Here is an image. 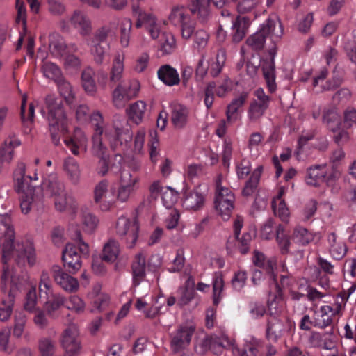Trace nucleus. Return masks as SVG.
Returning <instances> with one entry per match:
<instances>
[{
    "mask_svg": "<svg viewBox=\"0 0 356 356\" xmlns=\"http://www.w3.org/2000/svg\"><path fill=\"white\" fill-rule=\"evenodd\" d=\"M43 198L44 197H53L65 191L63 181L59 179L56 174H51L45 178L41 186Z\"/></svg>",
    "mask_w": 356,
    "mask_h": 356,
    "instance_id": "a211bd4d",
    "label": "nucleus"
},
{
    "mask_svg": "<svg viewBox=\"0 0 356 356\" xmlns=\"http://www.w3.org/2000/svg\"><path fill=\"white\" fill-rule=\"evenodd\" d=\"M261 346V343L259 339L251 338L242 349L233 346L232 353L234 356H258Z\"/></svg>",
    "mask_w": 356,
    "mask_h": 356,
    "instance_id": "4c0bfd02",
    "label": "nucleus"
},
{
    "mask_svg": "<svg viewBox=\"0 0 356 356\" xmlns=\"http://www.w3.org/2000/svg\"><path fill=\"white\" fill-rule=\"evenodd\" d=\"M79 329L75 323H70L63 330L60 343L65 350V356H76L80 350L81 346L79 340Z\"/></svg>",
    "mask_w": 356,
    "mask_h": 356,
    "instance_id": "9d476101",
    "label": "nucleus"
},
{
    "mask_svg": "<svg viewBox=\"0 0 356 356\" xmlns=\"http://www.w3.org/2000/svg\"><path fill=\"white\" fill-rule=\"evenodd\" d=\"M47 110V121L51 138L55 144L59 142L61 133L68 130L69 120L63 110L60 101L54 95H49L45 99Z\"/></svg>",
    "mask_w": 356,
    "mask_h": 356,
    "instance_id": "f03ea898",
    "label": "nucleus"
},
{
    "mask_svg": "<svg viewBox=\"0 0 356 356\" xmlns=\"http://www.w3.org/2000/svg\"><path fill=\"white\" fill-rule=\"evenodd\" d=\"M165 300L162 297H156L151 302H147L144 297H141L136 299L135 307L146 318H153L162 312Z\"/></svg>",
    "mask_w": 356,
    "mask_h": 356,
    "instance_id": "2eb2a0df",
    "label": "nucleus"
},
{
    "mask_svg": "<svg viewBox=\"0 0 356 356\" xmlns=\"http://www.w3.org/2000/svg\"><path fill=\"white\" fill-rule=\"evenodd\" d=\"M21 140L15 134L9 135L0 148V157L2 161L10 162L15 156V149L19 147Z\"/></svg>",
    "mask_w": 356,
    "mask_h": 356,
    "instance_id": "7c9ffc66",
    "label": "nucleus"
},
{
    "mask_svg": "<svg viewBox=\"0 0 356 356\" xmlns=\"http://www.w3.org/2000/svg\"><path fill=\"white\" fill-rule=\"evenodd\" d=\"M69 22L81 35H88L92 31V22L88 15L82 10H74L70 15Z\"/></svg>",
    "mask_w": 356,
    "mask_h": 356,
    "instance_id": "f3484780",
    "label": "nucleus"
},
{
    "mask_svg": "<svg viewBox=\"0 0 356 356\" xmlns=\"http://www.w3.org/2000/svg\"><path fill=\"white\" fill-rule=\"evenodd\" d=\"M66 298L60 293L52 294L44 305V307L49 316H53L55 312L63 305H65Z\"/></svg>",
    "mask_w": 356,
    "mask_h": 356,
    "instance_id": "a18cd8bd",
    "label": "nucleus"
},
{
    "mask_svg": "<svg viewBox=\"0 0 356 356\" xmlns=\"http://www.w3.org/2000/svg\"><path fill=\"white\" fill-rule=\"evenodd\" d=\"M331 305H323L313 315L314 327L324 329L332 325L335 316L332 312Z\"/></svg>",
    "mask_w": 356,
    "mask_h": 356,
    "instance_id": "bb28decb",
    "label": "nucleus"
},
{
    "mask_svg": "<svg viewBox=\"0 0 356 356\" xmlns=\"http://www.w3.org/2000/svg\"><path fill=\"white\" fill-rule=\"evenodd\" d=\"M211 3L215 5V0H187V6L191 13L202 22L210 16Z\"/></svg>",
    "mask_w": 356,
    "mask_h": 356,
    "instance_id": "6ab92c4d",
    "label": "nucleus"
},
{
    "mask_svg": "<svg viewBox=\"0 0 356 356\" xmlns=\"http://www.w3.org/2000/svg\"><path fill=\"white\" fill-rule=\"evenodd\" d=\"M235 197L228 187L222 184V177L218 175L216 180L214 207L222 218L227 220L234 208Z\"/></svg>",
    "mask_w": 356,
    "mask_h": 356,
    "instance_id": "423d86ee",
    "label": "nucleus"
},
{
    "mask_svg": "<svg viewBox=\"0 0 356 356\" xmlns=\"http://www.w3.org/2000/svg\"><path fill=\"white\" fill-rule=\"evenodd\" d=\"M125 55L124 53L115 54L109 72V81L115 83L121 81L124 70Z\"/></svg>",
    "mask_w": 356,
    "mask_h": 356,
    "instance_id": "473e14b6",
    "label": "nucleus"
},
{
    "mask_svg": "<svg viewBox=\"0 0 356 356\" xmlns=\"http://www.w3.org/2000/svg\"><path fill=\"white\" fill-rule=\"evenodd\" d=\"M171 121L175 129H181L185 127L188 122L189 110L178 102L170 104Z\"/></svg>",
    "mask_w": 356,
    "mask_h": 356,
    "instance_id": "b1692460",
    "label": "nucleus"
},
{
    "mask_svg": "<svg viewBox=\"0 0 356 356\" xmlns=\"http://www.w3.org/2000/svg\"><path fill=\"white\" fill-rule=\"evenodd\" d=\"M67 45L64 38L58 33H54L49 35V51L54 58H60L66 54Z\"/></svg>",
    "mask_w": 356,
    "mask_h": 356,
    "instance_id": "2f4dec72",
    "label": "nucleus"
},
{
    "mask_svg": "<svg viewBox=\"0 0 356 356\" xmlns=\"http://www.w3.org/2000/svg\"><path fill=\"white\" fill-rule=\"evenodd\" d=\"M326 172V165H315L307 170L305 181L307 185L316 186L323 181Z\"/></svg>",
    "mask_w": 356,
    "mask_h": 356,
    "instance_id": "a19ab883",
    "label": "nucleus"
},
{
    "mask_svg": "<svg viewBox=\"0 0 356 356\" xmlns=\"http://www.w3.org/2000/svg\"><path fill=\"white\" fill-rule=\"evenodd\" d=\"M119 243L114 239H109L103 248L102 259L107 262H114L120 254Z\"/></svg>",
    "mask_w": 356,
    "mask_h": 356,
    "instance_id": "c03bdc74",
    "label": "nucleus"
},
{
    "mask_svg": "<svg viewBox=\"0 0 356 356\" xmlns=\"http://www.w3.org/2000/svg\"><path fill=\"white\" fill-rule=\"evenodd\" d=\"M19 193L21 211L27 214L33 211H40L44 207V198L42 189L32 185L23 189H17Z\"/></svg>",
    "mask_w": 356,
    "mask_h": 356,
    "instance_id": "6e6552de",
    "label": "nucleus"
},
{
    "mask_svg": "<svg viewBox=\"0 0 356 356\" xmlns=\"http://www.w3.org/2000/svg\"><path fill=\"white\" fill-rule=\"evenodd\" d=\"M146 259L143 253L137 254L131 265L133 285L136 287L142 283L146 276Z\"/></svg>",
    "mask_w": 356,
    "mask_h": 356,
    "instance_id": "c756f323",
    "label": "nucleus"
},
{
    "mask_svg": "<svg viewBox=\"0 0 356 356\" xmlns=\"http://www.w3.org/2000/svg\"><path fill=\"white\" fill-rule=\"evenodd\" d=\"M63 168L68 179L73 184H77L80 180L81 170L78 162L72 157L64 161Z\"/></svg>",
    "mask_w": 356,
    "mask_h": 356,
    "instance_id": "79ce46f5",
    "label": "nucleus"
},
{
    "mask_svg": "<svg viewBox=\"0 0 356 356\" xmlns=\"http://www.w3.org/2000/svg\"><path fill=\"white\" fill-rule=\"evenodd\" d=\"M37 301L36 285L33 284L31 285V289L26 296L25 302L24 304V309L29 312H33L37 309Z\"/></svg>",
    "mask_w": 356,
    "mask_h": 356,
    "instance_id": "0e129e2a",
    "label": "nucleus"
},
{
    "mask_svg": "<svg viewBox=\"0 0 356 356\" xmlns=\"http://www.w3.org/2000/svg\"><path fill=\"white\" fill-rule=\"evenodd\" d=\"M65 307L76 314H82L85 311L86 304L79 296L73 295L66 300Z\"/></svg>",
    "mask_w": 356,
    "mask_h": 356,
    "instance_id": "bf43d9fd",
    "label": "nucleus"
},
{
    "mask_svg": "<svg viewBox=\"0 0 356 356\" xmlns=\"http://www.w3.org/2000/svg\"><path fill=\"white\" fill-rule=\"evenodd\" d=\"M236 172L238 179H245L251 171V164L248 159H242L235 162Z\"/></svg>",
    "mask_w": 356,
    "mask_h": 356,
    "instance_id": "338daca9",
    "label": "nucleus"
},
{
    "mask_svg": "<svg viewBox=\"0 0 356 356\" xmlns=\"http://www.w3.org/2000/svg\"><path fill=\"white\" fill-rule=\"evenodd\" d=\"M54 278L58 285L68 293H74L78 291L79 284L78 280L65 273L59 267L53 269Z\"/></svg>",
    "mask_w": 356,
    "mask_h": 356,
    "instance_id": "aec40b11",
    "label": "nucleus"
},
{
    "mask_svg": "<svg viewBox=\"0 0 356 356\" xmlns=\"http://www.w3.org/2000/svg\"><path fill=\"white\" fill-rule=\"evenodd\" d=\"M207 186L200 184L192 190H186L182 197V205L188 210H198L205 202Z\"/></svg>",
    "mask_w": 356,
    "mask_h": 356,
    "instance_id": "9b49d317",
    "label": "nucleus"
},
{
    "mask_svg": "<svg viewBox=\"0 0 356 356\" xmlns=\"http://www.w3.org/2000/svg\"><path fill=\"white\" fill-rule=\"evenodd\" d=\"M207 341L209 349L216 355L221 354L225 348H233L234 346L232 341L225 334H221L220 336L211 335Z\"/></svg>",
    "mask_w": 356,
    "mask_h": 356,
    "instance_id": "72a5a7b5",
    "label": "nucleus"
},
{
    "mask_svg": "<svg viewBox=\"0 0 356 356\" xmlns=\"http://www.w3.org/2000/svg\"><path fill=\"white\" fill-rule=\"evenodd\" d=\"M268 104L264 102H252L248 111V117L251 122L258 121L264 114Z\"/></svg>",
    "mask_w": 356,
    "mask_h": 356,
    "instance_id": "3c124183",
    "label": "nucleus"
},
{
    "mask_svg": "<svg viewBox=\"0 0 356 356\" xmlns=\"http://www.w3.org/2000/svg\"><path fill=\"white\" fill-rule=\"evenodd\" d=\"M286 188L285 186H280L277 194L272 200V207L276 216L283 222H288L289 220L290 212L284 200L282 199L285 194Z\"/></svg>",
    "mask_w": 356,
    "mask_h": 356,
    "instance_id": "393cba45",
    "label": "nucleus"
},
{
    "mask_svg": "<svg viewBox=\"0 0 356 356\" xmlns=\"http://www.w3.org/2000/svg\"><path fill=\"white\" fill-rule=\"evenodd\" d=\"M94 133L92 136V152L100 158L99 174L105 175L109 167L106 161V147L102 141V135L109 142L110 147L115 151L127 152L131 147L132 134L128 127L127 120L124 118L117 116L113 124H106L103 115L95 112L91 117Z\"/></svg>",
    "mask_w": 356,
    "mask_h": 356,
    "instance_id": "f257e3e1",
    "label": "nucleus"
},
{
    "mask_svg": "<svg viewBox=\"0 0 356 356\" xmlns=\"http://www.w3.org/2000/svg\"><path fill=\"white\" fill-rule=\"evenodd\" d=\"M13 177L17 189L26 188L31 186V176L26 175V165L24 163H19L14 171Z\"/></svg>",
    "mask_w": 356,
    "mask_h": 356,
    "instance_id": "ea45409f",
    "label": "nucleus"
},
{
    "mask_svg": "<svg viewBox=\"0 0 356 356\" xmlns=\"http://www.w3.org/2000/svg\"><path fill=\"white\" fill-rule=\"evenodd\" d=\"M157 75L159 80L169 86H176L180 81L177 70L169 65L160 67L157 71Z\"/></svg>",
    "mask_w": 356,
    "mask_h": 356,
    "instance_id": "f704fd0d",
    "label": "nucleus"
},
{
    "mask_svg": "<svg viewBox=\"0 0 356 356\" xmlns=\"http://www.w3.org/2000/svg\"><path fill=\"white\" fill-rule=\"evenodd\" d=\"M86 42L90 47V51L95 62L97 64H102L106 52L105 47L102 45V43L94 42L90 40H87Z\"/></svg>",
    "mask_w": 356,
    "mask_h": 356,
    "instance_id": "4d7b16f0",
    "label": "nucleus"
},
{
    "mask_svg": "<svg viewBox=\"0 0 356 356\" xmlns=\"http://www.w3.org/2000/svg\"><path fill=\"white\" fill-rule=\"evenodd\" d=\"M42 71L45 77L52 79L56 83L63 79L60 67L54 63L44 62L42 66Z\"/></svg>",
    "mask_w": 356,
    "mask_h": 356,
    "instance_id": "603ef678",
    "label": "nucleus"
},
{
    "mask_svg": "<svg viewBox=\"0 0 356 356\" xmlns=\"http://www.w3.org/2000/svg\"><path fill=\"white\" fill-rule=\"evenodd\" d=\"M225 60V51L220 49L218 51L216 57L209 61V72L213 77L217 76L220 73Z\"/></svg>",
    "mask_w": 356,
    "mask_h": 356,
    "instance_id": "8fccbe9b",
    "label": "nucleus"
},
{
    "mask_svg": "<svg viewBox=\"0 0 356 356\" xmlns=\"http://www.w3.org/2000/svg\"><path fill=\"white\" fill-rule=\"evenodd\" d=\"M64 143L74 155L79 154L80 149L87 150L88 138L85 133L79 128H76L72 137L65 138Z\"/></svg>",
    "mask_w": 356,
    "mask_h": 356,
    "instance_id": "5701e85b",
    "label": "nucleus"
},
{
    "mask_svg": "<svg viewBox=\"0 0 356 356\" xmlns=\"http://www.w3.org/2000/svg\"><path fill=\"white\" fill-rule=\"evenodd\" d=\"M94 76L95 72L90 67L86 68L81 74V86L84 91L90 96H94L97 90Z\"/></svg>",
    "mask_w": 356,
    "mask_h": 356,
    "instance_id": "58836bf2",
    "label": "nucleus"
},
{
    "mask_svg": "<svg viewBox=\"0 0 356 356\" xmlns=\"http://www.w3.org/2000/svg\"><path fill=\"white\" fill-rule=\"evenodd\" d=\"M168 19L175 26H180V32L183 39H191L194 33L195 23L184 6H174L168 16Z\"/></svg>",
    "mask_w": 356,
    "mask_h": 356,
    "instance_id": "1a4fd4ad",
    "label": "nucleus"
},
{
    "mask_svg": "<svg viewBox=\"0 0 356 356\" xmlns=\"http://www.w3.org/2000/svg\"><path fill=\"white\" fill-rule=\"evenodd\" d=\"M55 348V342L49 338L42 339L39 342V350L42 356H52Z\"/></svg>",
    "mask_w": 356,
    "mask_h": 356,
    "instance_id": "774afa93",
    "label": "nucleus"
},
{
    "mask_svg": "<svg viewBox=\"0 0 356 356\" xmlns=\"http://www.w3.org/2000/svg\"><path fill=\"white\" fill-rule=\"evenodd\" d=\"M58 88L60 95L69 104L73 103L74 99V92L71 84L62 79L57 82Z\"/></svg>",
    "mask_w": 356,
    "mask_h": 356,
    "instance_id": "6e6d98bb",
    "label": "nucleus"
},
{
    "mask_svg": "<svg viewBox=\"0 0 356 356\" xmlns=\"http://www.w3.org/2000/svg\"><path fill=\"white\" fill-rule=\"evenodd\" d=\"M194 328L191 325H181L171 334L170 346L173 352L178 353L189 344Z\"/></svg>",
    "mask_w": 356,
    "mask_h": 356,
    "instance_id": "dca6fc26",
    "label": "nucleus"
},
{
    "mask_svg": "<svg viewBox=\"0 0 356 356\" xmlns=\"http://www.w3.org/2000/svg\"><path fill=\"white\" fill-rule=\"evenodd\" d=\"M292 238L295 243L306 245L313 241L314 236L307 229L298 226L294 229Z\"/></svg>",
    "mask_w": 356,
    "mask_h": 356,
    "instance_id": "864d4df0",
    "label": "nucleus"
},
{
    "mask_svg": "<svg viewBox=\"0 0 356 356\" xmlns=\"http://www.w3.org/2000/svg\"><path fill=\"white\" fill-rule=\"evenodd\" d=\"M323 122L330 129L339 124V115L334 107L326 108L323 111Z\"/></svg>",
    "mask_w": 356,
    "mask_h": 356,
    "instance_id": "052dcab7",
    "label": "nucleus"
},
{
    "mask_svg": "<svg viewBox=\"0 0 356 356\" xmlns=\"http://www.w3.org/2000/svg\"><path fill=\"white\" fill-rule=\"evenodd\" d=\"M161 195L163 204L167 209L171 208L178 200V193L168 186H165V188L162 189Z\"/></svg>",
    "mask_w": 356,
    "mask_h": 356,
    "instance_id": "e2e57ef3",
    "label": "nucleus"
},
{
    "mask_svg": "<svg viewBox=\"0 0 356 356\" xmlns=\"http://www.w3.org/2000/svg\"><path fill=\"white\" fill-rule=\"evenodd\" d=\"M78 220L80 222L81 229L87 234H92L97 229L99 225V218L88 207L81 206L72 220Z\"/></svg>",
    "mask_w": 356,
    "mask_h": 356,
    "instance_id": "ddd939ff",
    "label": "nucleus"
},
{
    "mask_svg": "<svg viewBox=\"0 0 356 356\" xmlns=\"http://www.w3.org/2000/svg\"><path fill=\"white\" fill-rule=\"evenodd\" d=\"M146 111V104L143 101H137L127 109V114L131 120L135 124H140Z\"/></svg>",
    "mask_w": 356,
    "mask_h": 356,
    "instance_id": "49530a36",
    "label": "nucleus"
},
{
    "mask_svg": "<svg viewBox=\"0 0 356 356\" xmlns=\"http://www.w3.org/2000/svg\"><path fill=\"white\" fill-rule=\"evenodd\" d=\"M276 240L282 253H286L289 250L290 241L289 236L285 234L282 226L279 225L276 230Z\"/></svg>",
    "mask_w": 356,
    "mask_h": 356,
    "instance_id": "69168bd1",
    "label": "nucleus"
},
{
    "mask_svg": "<svg viewBox=\"0 0 356 356\" xmlns=\"http://www.w3.org/2000/svg\"><path fill=\"white\" fill-rule=\"evenodd\" d=\"M213 302L218 305L224 297L225 283L222 274L220 272L215 273L212 279Z\"/></svg>",
    "mask_w": 356,
    "mask_h": 356,
    "instance_id": "37998d69",
    "label": "nucleus"
},
{
    "mask_svg": "<svg viewBox=\"0 0 356 356\" xmlns=\"http://www.w3.org/2000/svg\"><path fill=\"white\" fill-rule=\"evenodd\" d=\"M63 260L65 266L68 270L74 273L81 266L80 255L76 252V248L72 243L66 245L65 250L63 251Z\"/></svg>",
    "mask_w": 356,
    "mask_h": 356,
    "instance_id": "c85d7f7f",
    "label": "nucleus"
},
{
    "mask_svg": "<svg viewBox=\"0 0 356 356\" xmlns=\"http://www.w3.org/2000/svg\"><path fill=\"white\" fill-rule=\"evenodd\" d=\"M132 14L136 18V28L143 27L152 40H159L160 36L166 31L165 21L159 19L154 15L143 11L139 5L132 6Z\"/></svg>",
    "mask_w": 356,
    "mask_h": 356,
    "instance_id": "39448f33",
    "label": "nucleus"
},
{
    "mask_svg": "<svg viewBox=\"0 0 356 356\" xmlns=\"http://www.w3.org/2000/svg\"><path fill=\"white\" fill-rule=\"evenodd\" d=\"M248 95L245 92L241 93L235 97L228 104L226 111L227 122L229 124L236 122L241 118V108L247 100Z\"/></svg>",
    "mask_w": 356,
    "mask_h": 356,
    "instance_id": "a878e982",
    "label": "nucleus"
},
{
    "mask_svg": "<svg viewBox=\"0 0 356 356\" xmlns=\"http://www.w3.org/2000/svg\"><path fill=\"white\" fill-rule=\"evenodd\" d=\"M116 234L128 248L135 246L138 237L139 225L136 218L121 216L115 225Z\"/></svg>",
    "mask_w": 356,
    "mask_h": 356,
    "instance_id": "0eeeda50",
    "label": "nucleus"
},
{
    "mask_svg": "<svg viewBox=\"0 0 356 356\" xmlns=\"http://www.w3.org/2000/svg\"><path fill=\"white\" fill-rule=\"evenodd\" d=\"M158 41V54L164 56L171 54L176 48L175 36L170 32L165 31L160 36Z\"/></svg>",
    "mask_w": 356,
    "mask_h": 356,
    "instance_id": "c9c22d12",
    "label": "nucleus"
},
{
    "mask_svg": "<svg viewBox=\"0 0 356 356\" xmlns=\"http://www.w3.org/2000/svg\"><path fill=\"white\" fill-rule=\"evenodd\" d=\"M27 101L26 94L22 95V104H21V120L23 124H29L33 122L35 115V105H38V101H35L34 103H31L29 106V108L26 113V106Z\"/></svg>",
    "mask_w": 356,
    "mask_h": 356,
    "instance_id": "09e8293b",
    "label": "nucleus"
},
{
    "mask_svg": "<svg viewBox=\"0 0 356 356\" xmlns=\"http://www.w3.org/2000/svg\"><path fill=\"white\" fill-rule=\"evenodd\" d=\"M282 34V25L280 19L273 16L268 18L255 33L247 39L246 44L253 49H261L267 37H270L272 41L275 42L280 39Z\"/></svg>",
    "mask_w": 356,
    "mask_h": 356,
    "instance_id": "20e7f679",
    "label": "nucleus"
},
{
    "mask_svg": "<svg viewBox=\"0 0 356 356\" xmlns=\"http://www.w3.org/2000/svg\"><path fill=\"white\" fill-rule=\"evenodd\" d=\"M193 35H194L193 47L198 51H202L207 46L209 35L203 29L194 31Z\"/></svg>",
    "mask_w": 356,
    "mask_h": 356,
    "instance_id": "5fc2aeb1",
    "label": "nucleus"
},
{
    "mask_svg": "<svg viewBox=\"0 0 356 356\" xmlns=\"http://www.w3.org/2000/svg\"><path fill=\"white\" fill-rule=\"evenodd\" d=\"M307 343L309 348L334 350L337 346V339L332 332L313 331L308 337Z\"/></svg>",
    "mask_w": 356,
    "mask_h": 356,
    "instance_id": "4468645a",
    "label": "nucleus"
},
{
    "mask_svg": "<svg viewBox=\"0 0 356 356\" xmlns=\"http://www.w3.org/2000/svg\"><path fill=\"white\" fill-rule=\"evenodd\" d=\"M1 291L6 292L9 288L6 297L3 298L0 305V321H8L13 312L15 293L23 287V281L19 276H15L12 268L5 266L1 279Z\"/></svg>",
    "mask_w": 356,
    "mask_h": 356,
    "instance_id": "7ed1b4c3",
    "label": "nucleus"
},
{
    "mask_svg": "<svg viewBox=\"0 0 356 356\" xmlns=\"http://www.w3.org/2000/svg\"><path fill=\"white\" fill-rule=\"evenodd\" d=\"M131 29V20L127 17L122 19L120 22V44L123 48L129 46Z\"/></svg>",
    "mask_w": 356,
    "mask_h": 356,
    "instance_id": "de8ad7c7",
    "label": "nucleus"
},
{
    "mask_svg": "<svg viewBox=\"0 0 356 356\" xmlns=\"http://www.w3.org/2000/svg\"><path fill=\"white\" fill-rule=\"evenodd\" d=\"M327 248L330 254L335 259H342L346 254L347 247L344 241L335 233H330L327 236Z\"/></svg>",
    "mask_w": 356,
    "mask_h": 356,
    "instance_id": "cd10ccee",
    "label": "nucleus"
},
{
    "mask_svg": "<svg viewBox=\"0 0 356 356\" xmlns=\"http://www.w3.org/2000/svg\"><path fill=\"white\" fill-rule=\"evenodd\" d=\"M108 182L103 180L99 182L94 190V200L103 211H108L115 204V188L108 190Z\"/></svg>",
    "mask_w": 356,
    "mask_h": 356,
    "instance_id": "f8f14e48",
    "label": "nucleus"
},
{
    "mask_svg": "<svg viewBox=\"0 0 356 356\" xmlns=\"http://www.w3.org/2000/svg\"><path fill=\"white\" fill-rule=\"evenodd\" d=\"M286 330V321L284 318L272 316L268 320L266 335L269 340L277 341Z\"/></svg>",
    "mask_w": 356,
    "mask_h": 356,
    "instance_id": "412c9836",
    "label": "nucleus"
},
{
    "mask_svg": "<svg viewBox=\"0 0 356 356\" xmlns=\"http://www.w3.org/2000/svg\"><path fill=\"white\" fill-rule=\"evenodd\" d=\"M254 264L261 268L269 279H275L277 260L275 257L266 259L264 254L259 251H254L252 258Z\"/></svg>",
    "mask_w": 356,
    "mask_h": 356,
    "instance_id": "4be33fe9",
    "label": "nucleus"
},
{
    "mask_svg": "<svg viewBox=\"0 0 356 356\" xmlns=\"http://www.w3.org/2000/svg\"><path fill=\"white\" fill-rule=\"evenodd\" d=\"M117 86H121L120 92L129 99L135 97L140 89V83L137 81H131L129 83L121 82Z\"/></svg>",
    "mask_w": 356,
    "mask_h": 356,
    "instance_id": "13d9d810",
    "label": "nucleus"
},
{
    "mask_svg": "<svg viewBox=\"0 0 356 356\" xmlns=\"http://www.w3.org/2000/svg\"><path fill=\"white\" fill-rule=\"evenodd\" d=\"M248 22L245 17H237L235 20L232 18V39L234 42H239L244 38L249 26Z\"/></svg>",
    "mask_w": 356,
    "mask_h": 356,
    "instance_id": "e433bc0d",
    "label": "nucleus"
},
{
    "mask_svg": "<svg viewBox=\"0 0 356 356\" xmlns=\"http://www.w3.org/2000/svg\"><path fill=\"white\" fill-rule=\"evenodd\" d=\"M140 178L138 176L133 175L129 170L124 169L121 171L120 185L136 190Z\"/></svg>",
    "mask_w": 356,
    "mask_h": 356,
    "instance_id": "680f3d73",
    "label": "nucleus"
}]
</instances>
